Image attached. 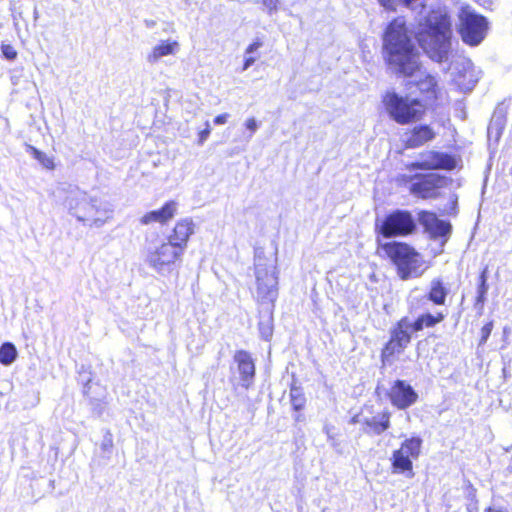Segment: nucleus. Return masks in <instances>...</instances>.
I'll return each mask as SVG.
<instances>
[{"label": "nucleus", "mask_w": 512, "mask_h": 512, "mask_svg": "<svg viewBox=\"0 0 512 512\" xmlns=\"http://www.w3.org/2000/svg\"><path fill=\"white\" fill-rule=\"evenodd\" d=\"M324 432L327 435L328 439L331 441V444L335 446L334 437L332 435V427L329 425H325Z\"/></svg>", "instance_id": "nucleus-39"}, {"label": "nucleus", "mask_w": 512, "mask_h": 512, "mask_svg": "<svg viewBox=\"0 0 512 512\" xmlns=\"http://www.w3.org/2000/svg\"><path fill=\"white\" fill-rule=\"evenodd\" d=\"M233 361L237 365V371L240 375V385L244 389H249L255 378V363L252 355L246 350H237L233 356Z\"/></svg>", "instance_id": "nucleus-13"}, {"label": "nucleus", "mask_w": 512, "mask_h": 512, "mask_svg": "<svg viewBox=\"0 0 512 512\" xmlns=\"http://www.w3.org/2000/svg\"><path fill=\"white\" fill-rule=\"evenodd\" d=\"M450 179L437 173L418 174L411 178L410 193L418 198H437Z\"/></svg>", "instance_id": "nucleus-10"}, {"label": "nucleus", "mask_w": 512, "mask_h": 512, "mask_svg": "<svg viewBox=\"0 0 512 512\" xmlns=\"http://www.w3.org/2000/svg\"><path fill=\"white\" fill-rule=\"evenodd\" d=\"M183 253L180 246L167 239L166 242L148 247L145 261L157 273L165 274L171 272L173 265Z\"/></svg>", "instance_id": "nucleus-9"}, {"label": "nucleus", "mask_w": 512, "mask_h": 512, "mask_svg": "<svg viewBox=\"0 0 512 512\" xmlns=\"http://www.w3.org/2000/svg\"><path fill=\"white\" fill-rule=\"evenodd\" d=\"M389 397L391 403L398 409H406L417 401L418 395L411 385L403 380H396L390 389Z\"/></svg>", "instance_id": "nucleus-15"}, {"label": "nucleus", "mask_w": 512, "mask_h": 512, "mask_svg": "<svg viewBox=\"0 0 512 512\" xmlns=\"http://www.w3.org/2000/svg\"><path fill=\"white\" fill-rule=\"evenodd\" d=\"M487 269L485 268L481 274L479 275L478 285H477V296L474 303V308L479 315L483 314L484 305L486 302V295L489 289V285L487 283Z\"/></svg>", "instance_id": "nucleus-23"}, {"label": "nucleus", "mask_w": 512, "mask_h": 512, "mask_svg": "<svg viewBox=\"0 0 512 512\" xmlns=\"http://www.w3.org/2000/svg\"><path fill=\"white\" fill-rule=\"evenodd\" d=\"M484 512H508L507 509L503 506H489L487 507Z\"/></svg>", "instance_id": "nucleus-38"}, {"label": "nucleus", "mask_w": 512, "mask_h": 512, "mask_svg": "<svg viewBox=\"0 0 512 512\" xmlns=\"http://www.w3.org/2000/svg\"><path fill=\"white\" fill-rule=\"evenodd\" d=\"M255 61H256V59L252 56L246 57L242 71H246L251 65L254 64Z\"/></svg>", "instance_id": "nucleus-41"}, {"label": "nucleus", "mask_w": 512, "mask_h": 512, "mask_svg": "<svg viewBox=\"0 0 512 512\" xmlns=\"http://www.w3.org/2000/svg\"><path fill=\"white\" fill-rule=\"evenodd\" d=\"M413 77L418 78L415 80V84L421 93L427 94L428 98L436 97L437 81L434 76L422 71L421 68L420 72H417Z\"/></svg>", "instance_id": "nucleus-22"}, {"label": "nucleus", "mask_w": 512, "mask_h": 512, "mask_svg": "<svg viewBox=\"0 0 512 512\" xmlns=\"http://www.w3.org/2000/svg\"><path fill=\"white\" fill-rule=\"evenodd\" d=\"M260 46H261V43H260V42H253L252 44H250V45L246 48L245 53H246V54H251V53L255 52V51H256Z\"/></svg>", "instance_id": "nucleus-40"}, {"label": "nucleus", "mask_w": 512, "mask_h": 512, "mask_svg": "<svg viewBox=\"0 0 512 512\" xmlns=\"http://www.w3.org/2000/svg\"><path fill=\"white\" fill-rule=\"evenodd\" d=\"M3 56L8 60H14L17 57V52L13 46L9 44H3L1 46Z\"/></svg>", "instance_id": "nucleus-32"}, {"label": "nucleus", "mask_w": 512, "mask_h": 512, "mask_svg": "<svg viewBox=\"0 0 512 512\" xmlns=\"http://www.w3.org/2000/svg\"><path fill=\"white\" fill-rule=\"evenodd\" d=\"M417 224L410 211L396 209L383 219H376L375 229L384 238L405 237L416 231Z\"/></svg>", "instance_id": "nucleus-8"}, {"label": "nucleus", "mask_w": 512, "mask_h": 512, "mask_svg": "<svg viewBox=\"0 0 512 512\" xmlns=\"http://www.w3.org/2000/svg\"><path fill=\"white\" fill-rule=\"evenodd\" d=\"M276 260H268L261 253L255 255V276L257 283V299L263 306L264 315L259 321L261 337L268 341L273 334V307L278 296V276Z\"/></svg>", "instance_id": "nucleus-2"}, {"label": "nucleus", "mask_w": 512, "mask_h": 512, "mask_svg": "<svg viewBox=\"0 0 512 512\" xmlns=\"http://www.w3.org/2000/svg\"><path fill=\"white\" fill-rule=\"evenodd\" d=\"M415 332L412 322L403 317L390 332V340L383 349L384 356H392L400 354L408 346L411 341V333Z\"/></svg>", "instance_id": "nucleus-11"}, {"label": "nucleus", "mask_w": 512, "mask_h": 512, "mask_svg": "<svg viewBox=\"0 0 512 512\" xmlns=\"http://www.w3.org/2000/svg\"><path fill=\"white\" fill-rule=\"evenodd\" d=\"M295 420H296V421H299V420H300V415L296 416V417H295Z\"/></svg>", "instance_id": "nucleus-45"}, {"label": "nucleus", "mask_w": 512, "mask_h": 512, "mask_svg": "<svg viewBox=\"0 0 512 512\" xmlns=\"http://www.w3.org/2000/svg\"><path fill=\"white\" fill-rule=\"evenodd\" d=\"M452 29L450 17L442 11H432L426 18L418 42L427 55L436 62H444L451 52Z\"/></svg>", "instance_id": "nucleus-3"}, {"label": "nucleus", "mask_w": 512, "mask_h": 512, "mask_svg": "<svg viewBox=\"0 0 512 512\" xmlns=\"http://www.w3.org/2000/svg\"><path fill=\"white\" fill-rule=\"evenodd\" d=\"M178 203L176 201L166 202L160 209L147 212L140 218L142 225H149L151 223L164 224L171 220L177 212Z\"/></svg>", "instance_id": "nucleus-17"}, {"label": "nucleus", "mask_w": 512, "mask_h": 512, "mask_svg": "<svg viewBox=\"0 0 512 512\" xmlns=\"http://www.w3.org/2000/svg\"><path fill=\"white\" fill-rule=\"evenodd\" d=\"M387 67L397 77H413L420 72L421 54L412 40L406 21L398 17L387 26L383 37Z\"/></svg>", "instance_id": "nucleus-1"}, {"label": "nucleus", "mask_w": 512, "mask_h": 512, "mask_svg": "<svg viewBox=\"0 0 512 512\" xmlns=\"http://www.w3.org/2000/svg\"><path fill=\"white\" fill-rule=\"evenodd\" d=\"M390 427V413L385 411L372 417L363 418V433L381 435Z\"/></svg>", "instance_id": "nucleus-18"}, {"label": "nucleus", "mask_w": 512, "mask_h": 512, "mask_svg": "<svg viewBox=\"0 0 512 512\" xmlns=\"http://www.w3.org/2000/svg\"><path fill=\"white\" fill-rule=\"evenodd\" d=\"M228 118H229V114L228 113H223V114L217 115L214 118V123L216 125L225 124L227 122Z\"/></svg>", "instance_id": "nucleus-37"}, {"label": "nucleus", "mask_w": 512, "mask_h": 512, "mask_svg": "<svg viewBox=\"0 0 512 512\" xmlns=\"http://www.w3.org/2000/svg\"><path fill=\"white\" fill-rule=\"evenodd\" d=\"M17 357V350L14 344L6 342L0 346V363L8 366L11 365Z\"/></svg>", "instance_id": "nucleus-28"}, {"label": "nucleus", "mask_w": 512, "mask_h": 512, "mask_svg": "<svg viewBox=\"0 0 512 512\" xmlns=\"http://www.w3.org/2000/svg\"><path fill=\"white\" fill-rule=\"evenodd\" d=\"M290 402L295 411H300L305 407L306 398L301 388L295 386L291 387Z\"/></svg>", "instance_id": "nucleus-30"}, {"label": "nucleus", "mask_w": 512, "mask_h": 512, "mask_svg": "<svg viewBox=\"0 0 512 512\" xmlns=\"http://www.w3.org/2000/svg\"><path fill=\"white\" fill-rule=\"evenodd\" d=\"M110 447H112V439H111L110 436L109 437H105V439H104V441L102 443V448L104 450H106V449H108Z\"/></svg>", "instance_id": "nucleus-43"}, {"label": "nucleus", "mask_w": 512, "mask_h": 512, "mask_svg": "<svg viewBox=\"0 0 512 512\" xmlns=\"http://www.w3.org/2000/svg\"><path fill=\"white\" fill-rule=\"evenodd\" d=\"M456 204H457V200L455 199V200L453 201V205H454V206H456Z\"/></svg>", "instance_id": "nucleus-46"}, {"label": "nucleus", "mask_w": 512, "mask_h": 512, "mask_svg": "<svg viewBox=\"0 0 512 512\" xmlns=\"http://www.w3.org/2000/svg\"><path fill=\"white\" fill-rule=\"evenodd\" d=\"M363 418H365V416H362L361 414H356L351 418L350 423L363 425Z\"/></svg>", "instance_id": "nucleus-42"}, {"label": "nucleus", "mask_w": 512, "mask_h": 512, "mask_svg": "<svg viewBox=\"0 0 512 512\" xmlns=\"http://www.w3.org/2000/svg\"><path fill=\"white\" fill-rule=\"evenodd\" d=\"M448 295V289L441 279H433L427 298L436 305H444Z\"/></svg>", "instance_id": "nucleus-24"}, {"label": "nucleus", "mask_w": 512, "mask_h": 512, "mask_svg": "<svg viewBox=\"0 0 512 512\" xmlns=\"http://www.w3.org/2000/svg\"><path fill=\"white\" fill-rule=\"evenodd\" d=\"M322 512H327V509H323Z\"/></svg>", "instance_id": "nucleus-47"}, {"label": "nucleus", "mask_w": 512, "mask_h": 512, "mask_svg": "<svg viewBox=\"0 0 512 512\" xmlns=\"http://www.w3.org/2000/svg\"><path fill=\"white\" fill-rule=\"evenodd\" d=\"M435 137L436 133L429 125H417L404 134V143L406 148L414 149L431 142Z\"/></svg>", "instance_id": "nucleus-16"}, {"label": "nucleus", "mask_w": 512, "mask_h": 512, "mask_svg": "<svg viewBox=\"0 0 512 512\" xmlns=\"http://www.w3.org/2000/svg\"><path fill=\"white\" fill-rule=\"evenodd\" d=\"M445 317L446 314H443L442 312H438L435 315L430 313L422 314L414 322H412L414 331H421L424 327H434L436 324L442 322Z\"/></svg>", "instance_id": "nucleus-25"}, {"label": "nucleus", "mask_w": 512, "mask_h": 512, "mask_svg": "<svg viewBox=\"0 0 512 512\" xmlns=\"http://www.w3.org/2000/svg\"><path fill=\"white\" fill-rule=\"evenodd\" d=\"M378 1H379V3H380L383 7L387 8V9L392 8V0H378Z\"/></svg>", "instance_id": "nucleus-44"}, {"label": "nucleus", "mask_w": 512, "mask_h": 512, "mask_svg": "<svg viewBox=\"0 0 512 512\" xmlns=\"http://www.w3.org/2000/svg\"><path fill=\"white\" fill-rule=\"evenodd\" d=\"M64 205L77 221L90 227H101L112 218L113 209L109 202L90 196L74 187L68 191Z\"/></svg>", "instance_id": "nucleus-4"}, {"label": "nucleus", "mask_w": 512, "mask_h": 512, "mask_svg": "<svg viewBox=\"0 0 512 512\" xmlns=\"http://www.w3.org/2000/svg\"><path fill=\"white\" fill-rule=\"evenodd\" d=\"M456 160L453 156L437 152L427 151L420 155V160L411 165L413 169H424V170H453L456 168Z\"/></svg>", "instance_id": "nucleus-12"}, {"label": "nucleus", "mask_w": 512, "mask_h": 512, "mask_svg": "<svg viewBox=\"0 0 512 512\" xmlns=\"http://www.w3.org/2000/svg\"><path fill=\"white\" fill-rule=\"evenodd\" d=\"M412 460L411 457L404 454L400 449L395 450L391 457L393 473L404 474L409 478L413 477Z\"/></svg>", "instance_id": "nucleus-20"}, {"label": "nucleus", "mask_w": 512, "mask_h": 512, "mask_svg": "<svg viewBox=\"0 0 512 512\" xmlns=\"http://www.w3.org/2000/svg\"><path fill=\"white\" fill-rule=\"evenodd\" d=\"M263 5L267 8L269 14L277 11L279 0H262Z\"/></svg>", "instance_id": "nucleus-35"}, {"label": "nucleus", "mask_w": 512, "mask_h": 512, "mask_svg": "<svg viewBox=\"0 0 512 512\" xmlns=\"http://www.w3.org/2000/svg\"><path fill=\"white\" fill-rule=\"evenodd\" d=\"M382 102L389 117L400 125L417 122L426 112V106L421 100L394 91L386 92Z\"/></svg>", "instance_id": "nucleus-6"}, {"label": "nucleus", "mask_w": 512, "mask_h": 512, "mask_svg": "<svg viewBox=\"0 0 512 512\" xmlns=\"http://www.w3.org/2000/svg\"><path fill=\"white\" fill-rule=\"evenodd\" d=\"M418 221L434 239L444 238L446 241L451 234V224L447 221L438 219L434 213L421 211L419 213Z\"/></svg>", "instance_id": "nucleus-14"}, {"label": "nucleus", "mask_w": 512, "mask_h": 512, "mask_svg": "<svg viewBox=\"0 0 512 512\" xmlns=\"http://www.w3.org/2000/svg\"><path fill=\"white\" fill-rule=\"evenodd\" d=\"M26 150L35 158L44 168L54 169V161L51 157L47 156L44 152L38 150L32 145H26Z\"/></svg>", "instance_id": "nucleus-29"}, {"label": "nucleus", "mask_w": 512, "mask_h": 512, "mask_svg": "<svg viewBox=\"0 0 512 512\" xmlns=\"http://www.w3.org/2000/svg\"><path fill=\"white\" fill-rule=\"evenodd\" d=\"M210 135L209 122H206V128L199 133V144H203Z\"/></svg>", "instance_id": "nucleus-36"}, {"label": "nucleus", "mask_w": 512, "mask_h": 512, "mask_svg": "<svg viewBox=\"0 0 512 512\" xmlns=\"http://www.w3.org/2000/svg\"><path fill=\"white\" fill-rule=\"evenodd\" d=\"M403 2V4L412 9V10H417L418 8H420V11L419 13L421 14L422 13V10L425 8V5L424 3L421 1V0H401Z\"/></svg>", "instance_id": "nucleus-33"}, {"label": "nucleus", "mask_w": 512, "mask_h": 512, "mask_svg": "<svg viewBox=\"0 0 512 512\" xmlns=\"http://www.w3.org/2000/svg\"><path fill=\"white\" fill-rule=\"evenodd\" d=\"M179 50L177 41H161L157 44L147 56V62L154 64L162 57L174 55Z\"/></svg>", "instance_id": "nucleus-21"}, {"label": "nucleus", "mask_w": 512, "mask_h": 512, "mask_svg": "<svg viewBox=\"0 0 512 512\" xmlns=\"http://www.w3.org/2000/svg\"><path fill=\"white\" fill-rule=\"evenodd\" d=\"M422 440L419 437L406 439L400 446V450L412 459H417L421 453Z\"/></svg>", "instance_id": "nucleus-27"}, {"label": "nucleus", "mask_w": 512, "mask_h": 512, "mask_svg": "<svg viewBox=\"0 0 512 512\" xmlns=\"http://www.w3.org/2000/svg\"><path fill=\"white\" fill-rule=\"evenodd\" d=\"M381 247L396 266L397 274L402 280L417 278L427 268L421 254L407 243L392 241L384 243Z\"/></svg>", "instance_id": "nucleus-5"}, {"label": "nucleus", "mask_w": 512, "mask_h": 512, "mask_svg": "<svg viewBox=\"0 0 512 512\" xmlns=\"http://www.w3.org/2000/svg\"><path fill=\"white\" fill-rule=\"evenodd\" d=\"M493 329V322L486 323L481 329V343H485Z\"/></svg>", "instance_id": "nucleus-34"}, {"label": "nucleus", "mask_w": 512, "mask_h": 512, "mask_svg": "<svg viewBox=\"0 0 512 512\" xmlns=\"http://www.w3.org/2000/svg\"><path fill=\"white\" fill-rule=\"evenodd\" d=\"M244 125L246 129L249 131V134L247 135L246 139L250 140L253 137L254 133L258 130L260 124L254 117H251L245 121Z\"/></svg>", "instance_id": "nucleus-31"}, {"label": "nucleus", "mask_w": 512, "mask_h": 512, "mask_svg": "<svg viewBox=\"0 0 512 512\" xmlns=\"http://www.w3.org/2000/svg\"><path fill=\"white\" fill-rule=\"evenodd\" d=\"M194 233V223L191 219L185 218L178 221L173 229V233L168 237L170 242L180 246L184 252L189 237Z\"/></svg>", "instance_id": "nucleus-19"}, {"label": "nucleus", "mask_w": 512, "mask_h": 512, "mask_svg": "<svg viewBox=\"0 0 512 512\" xmlns=\"http://www.w3.org/2000/svg\"><path fill=\"white\" fill-rule=\"evenodd\" d=\"M505 124L506 118L502 110H495L488 126V135H495V137L498 139L502 134Z\"/></svg>", "instance_id": "nucleus-26"}, {"label": "nucleus", "mask_w": 512, "mask_h": 512, "mask_svg": "<svg viewBox=\"0 0 512 512\" xmlns=\"http://www.w3.org/2000/svg\"><path fill=\"white\" fill-rule=\"evenodd\" d=\"M459 34L462 41L469 46H478L488 31L487 19L476 13L470 6H461L459 13Z\"/></svg>", "instance_id": "nucleus-7"}]
</instances>
